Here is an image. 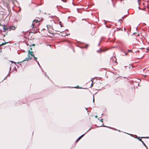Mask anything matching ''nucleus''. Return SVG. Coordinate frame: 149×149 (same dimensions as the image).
Segmentation results:
<instances>
[{
	"mask_svg": "<svg viewBox=\"0 0 149 149\" xmlns=\"http://www.w3.org/2000/svg\"><path fill=\"white\" fill-rule=\"evenodd\" d=\"M40 21V19L39 20L35 19L33 21L32 25L31 26V29L34 33H36L37 32Z\"/></svg>",
	"mask_w": 149,
	"mask_h": 149,
	"instance_id": "obj_1",
	"label": "nucleus"
},
{
	"mask_svg": "<svg viewBox=\"0 0 149 149\" xmlns=\"http://www.w3.org/2000/svg\"><path fill=\"white\" fill-rule=\"evenodd\" d=\"M33 52L30 51V50L28 51V58H26L25 60L28 61L29 59H31L32 57H34V54H33Z\"/></svg>",
	"mask_w": 149,
	"mask_h": 149,
	"instance_id": "obj_2",
	"label": "nucleus"
},
{
	"mask_svg": "<svg viewBox=\"0 0 149 149\" xmlns=\"http://www.w3.org/2000/svg\"><path fill=\"white\" fill-rule=\"evenodd\" d=\"M16 27L15 26H9L8 27H4L3 28V29H4V30H9L10 31L11 30H15L16 29Z\"/></svg>",
	"mask_w": 149,
	"mask_h": 149,
	"instance_id": "obj_3",
	"label": "nucleus"
},
{
	"mask_svg": "<svg viewBox=\"0 0 149 149\" xmlns=\"http://www.w3.org/2000/svg\"><path fill=\"white\" fill-rule=\"evenodd\" d=\"M6 42H0V46H3V45L5 44H6Z\"/></svg>",
	"mask_w": 149,
	"mask_h": 149,
	"instance_id": "obj_4",
	"label": "nucleus"
},
{
	"mask_svg": "<svg viewBox=\"0 0 149 149\" xmlns=\"http://www.w3.org/2000/svg\"><path fill=\"white\" fill-rule=\"evenodd\" d=\"M141 141L142 142V143L143 144V145L144 146H145V147H147V146H146V145L145 143H144V142L142 141L141 140Z\"/></svg>",
	"mask_w": 149,
	"mask_h": 149,
	"instance_id": "obj_5",
	"label": "nucleus"
},
{
	"mask_svg": "<svg viewBox=\"0 0 149 149\" xmlns=\"http://www.w3.org/2000/svg\"><path fill=\"white\" fill-rule=\"evenodd\" d=\"M112 58L113 59V60H114V59H116V58L115 57H113ZM115 62L116 63V64H117V63L116 62V59L115 60Z\"/></svg>",
	"mask_w": 149,
	"mask_h": 149,
	"instance_id": "obj_6",
	"label": "nucleus"
},
{
	"mask_svg": "<svg viewBox=\"0 0 149 149\" xmlns=\"http://www.w3.org/2000/svg\"><path fill=\"white\" fill-rule=\"evenodd\" d=\"M34 57V60L37 62V61H38L37 60V58L36 57H35V56H34V57Z\"/></svg>",
	"mask_w": 149,
	"mask_h": 149,
	"instance_id": "obj_7",
	"label": "nucleus"
},
{
	"mask_svg": "<svg viewBox=\"0 0 149 149\" xmlns=\"http://www.w3.org/2000/svg\"><path fill=\"white\" fill-rule=\"evenodd\" d=\"M3 3V2H2L1 3L0 5V9H1V8H2V7L1 6L2 4Z\"/></svg>",
	"mask_w": 149,
	"mask_h": 149,
	"instance_id": "obj_8",
	"label": "nucleus"
},
{
	"mask_svg": "<svg viewBox=\"0 0 149 149\" xmlns=\"http://www.w3.org/2000/svg\"><path fill=\"white\" fill-rule=\"evenodd\" d=\"M101 49H100V50H97V52H101Z\"/></svg>",
	"mask_w": 149,
	"mask_h": 149,
	"instance_id": "obj_9",
	"label": "nucleus"
},
{
	"mask_svg": "<svg viewBox=\"0 0 149 149\" xmlns=\"http://www.w3.org/2000/svg\"><path fill=\"white\" fill-rule=\"evenodd\" d=\"M81 139L79 137L78 139L77 140V141H78L79 140Z\"/></svg>",
	"mask_w": 149,
	"mask_h": 149,
	"instance_id": "obj_10",
	"label": "nucleus"
},
{
	"mask_svg": "<svg viewBox=\"0 0 149 149\" xmlns=\"http://www.w3.org/2000/svg\"><path fill=\"white\" fill-rule=\"evenodd\" d=\"M37 63L38 64V65H39V66H40V64H39V63L38 62V61H37Z\"/></svg>",
	"mask_w": 149,
	"mask_h": 149,
	"instance_id": "obj_11",
	"label": "nucleus"
},
{
	"mask_svg": "<svg viewBox=\"0 0 149 149\" xmlns=\"http://www.w3.org/2000/svg\"><path fill=\"white\" fill-rule=\"evenodd\" d=\"M131 51H132L131 50H128V52H131Z\"/></svg>",
	"mask_w": 149,
	"mask_h": 149,
	"instance_id": "obj_12",
	"label": "nucleus"
},
{
	"mask_svg": "<svg viewBox=\"0 0 149 149\" xmlns=\"http://www.w3.org/2000/svg\"><path fill=\"white\" fill-rule=\"evenodd\" d=\"M100 121L101 122H103V119H100Z\"/></svg>",
	"mask_w": 149,
	"mask_h": 149,
	"instance_id": "obj_13",
	"label": "nucleus"
},
{
	"mask_svg": "<svg viewBox=\"0 0 149 149\" xmlns=\"http://www.w3.org/2000/svg\"><path fill=\"white\" fill-rule=\"evenodd\" d=\"M93 102H94V96H93Z\"/></svg>",
	"mask_w": 149,
	"mask_h": 149,
	"instance_id": "obj_14",
	"label": "nucleus"
},
{
	"mask_svg": "<svg viewBox=\"0 0 149 149\" xmlns=\"http://www.w3.org/2000/svg\"><path fill=\"white\" fill-rule=\"evenodd\" d=\"M8 5L7 4H5L4 5V6H7Z\"/></svg>",
	"mask_w": 149,
	"mask_h": 149,
	"instance_id": "obj_15",
	"label": "nucleus"
},
{
	"mask_svg": "<svg viewBox=\"0 0 149 149\" xmlns=\"http://www.w3.org/2000/svg\"><path fill=\"white\" fill-rule=\"evenodd\" d=\"M82 134V135H81V136H82V137H83V136L84 135V134Z\"/></svg>",
	"mask_w": 149,
	"mask_h": 149,
	"instance_id": "obj_16",
	"label": "nucleus"
},
{
	"mask_svg": "<svg viewBox=\"0 0 149 149\" xmlns=\"http://www.w3.org/2000/svg\"><path fill=\"white\" fill-rule=\"evenodd\" d=\"M32 46H35V44H33L32 45Z\"/></svg>",
	"mask_w": 149,
	"mask_h": 149,
	"instance_id": "obj_17",
	"label": "nucleus"
},
{
	"mask_svg": "<svg viewBox=\"0 0 149 149\" xmlns=\"http://www.w3.org/2000/svg\"><path fill=\"white\" fill-rule=\"evenodd\" d=\"M125 53V55H127V53Z\"/></svg>",
	"mask_w": 149,
	"mask_h": 149,
	"instance_id": "obj_18",
	"label": "nucleus"
},
{
	"mask_svg": "<svg viewBox=\"0 0 149 149\" xmlns=\"http://www.w3.org/2000/svg\"><path fill=\"white\" fill-rule=\"evenodd\" d=\"M79 138L81 139V138H82V136H80L79 137Z\"/></svg>",
	"mask_w": 149,
	"mask_h": 149,
	"instance_id": "obj_19",
	"label": "nucleus"
},
{
	"mask_svg": "<svg viewBox=\"0 0 149 149\" xmlns=\"http://www.w3.org/2000/svg\"><path fill=\"white\" fill-rule=\"evenodd\" d=\"M95 118H97V116H95Z\"/></svg>",
	"mask_w": 149,
	"mask_h": 149,
	"instance_id": "obj_20",
	"label": "nucleus"
},
{
	"mask_svg": "<svg viewBox=\"0 0 149 149\" xmlns=\"http://www.w3.org/2000/svg\"><path fill=\"white\" fill-rule=\"evenodd\" d=\"M13 62L15 64H16V63L15 62Z\"/></svg>",
	"mask_w": 149,
	"mask_h": 149,
	"instance_id": "obj_21",
	"label": "nucleus"
},
{
	"mask_svg": "<svg viewBox=\"0 0 149 149\" xmlns=\"http://www.w3.org/2000/svg\"><path fill=\"white\" fill-rule=\"evenodd\" d=\"M93 86V84H91V86Z\"/></svg>",
	"mask_w": 149,
	"mask_h": 149,
	"instance_id": "obj_22",
	"label": "nucleus"
},
{
	"mask_svg": "<svg viewBox=\"0 0 149 149\" xmlns=\"http://www.w3.org/2000/svg\"><path fill=\"white\" fill-rule=\"evenodd\" d=\"M121 19H119V21H120V20H121Z\"/></svg>",
	"mask_w": 149,
	"mask_h": 149,
	"instance_id": "obj_23",
	"label": "nucleus"
},
{
	"mask_svg": "<svg viewBox=\"0 0 149 149\" xmlns=\"http://www.w3.org/2000/svg\"><path fill=\"white\" fill-rule=\"evenodd\" d=\"M141 139H139V141H141Z\"/></svg>",
	"mask_w": 149,
	"mask_h": 149,
	"instance_id": "obj_24",
	"label": "nucleus"
},
{
	"mask_svg": "<svg viewBox=\"0 0 149 149\" xmlns=\"http://www.w3.org/2000/svg\"><path fill=\"white\" fill-rule=\"evenodd\" d=\"M68 36V34H66V35L65 36Z\"/></svg>",
	"mask_w": 149,
	"mask_h": 149,
	"instance_id": "obj_25",
	"label": "nucleus"
},
{
	"mask_svg": "<svg viewBox=\"0 0 149 149\" xmlns=\"http://www.w3.org/2000/svg\"><path fill=\"white\" fill-rule=\"evenodd\" d=\"M139 9H140V7H139Z\"/></svg>",
	"mask_w": 149,
	"mask_h": 149,
	"instance_id": "obj_26",
	"label": "nucleus"
},
{
	"mask_svg": "<svg viewBox=\"0 0 149 149\" xmlns=\"http://www.w3.org/2000/svg\"><path fill=\"white\" fill-rule=\"evenodd\" d=\"M103 127H105V126L104 125H103Z\"/></svg>",
	"mask_w": 149,
	"mask_h": 149,
	"instance_id": "obj_27",
	"label": "nucleus"
},
{
	"mask_svg": "<svg viewBox=\"0 0 149 149\" xmlns=\"http://www.w3.org/2000/svg\"><path fill=\"white\" fill-rule=\"evenodd\" d=\"M146 138H149V137H146Z\"/></svg>",
	"mask_w": 149,
	"mask_h": 149,
	"instance_id": "obj_28",
	"label": "nucleus"
},
{
	"mask_svg": "<svg viewBox=\"0 0 149 149\" xmlns=\"http://www.w3.org/2000/svg\"><path fill=\"white\" fill-rule=\"evenodd\" d=\"M113 6L114 7V5H113Z\"/></svg>",
	"mask_w": 149,
	"mask_h": 149,
	"instance_id": "obj_29",
	"label": "nucleus"
},
{
	"mask_svg": "<svg viewBox=\"0 0 149 149\" xmlns=\"http://www.w3.org/2000/svg\"><path fill=\"white\" fill-rule=\"evenodd\" d=\"M148 43L149 44V42H148Z\"/></svg>",
	"mask_w": 149,
	"mask_h": 149,
	"instance_id": "obj_30",
	"label": "nucleus"
}]
</instances>
